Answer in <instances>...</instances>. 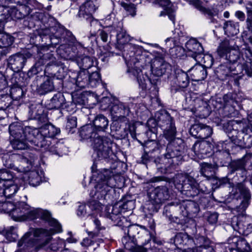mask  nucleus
Listing matches in <instances>:
<instances>
[{"mask_svg": "<svg viewBox=\"0 0 252 252\" xmlns=\"http://www.w3.org/2000/svg\"><path fill=\"white\" fill-rule=\"evenodd\" d=\"M96 7L92 1H88L79 7L77 17L82 20H86L90 23L92 29L90 31L91 35L95 36L96 31L99 30L100 23L97 19L94 18L93 15L96 10Z\"/></svg>", "mask_w": 252, "mask_h": 252, "instance_id": "obj_10", "label": "nucleus"}, {"mask_svg": "<svg viewBox=\"0 0 252 252\" xmlns=\"http://www.w3.org/2000/svg\"><path fill=\"white\" fill-rule=\"evenodd\" d=\"M108 120L103 115L96 116L93 120V126L98 131H105L108 127Z\"/></svg>", "mask_w": 252, "mask_h": 252, "instance_id": "obj_38", "label": "nucleus"}, {"mask_svg": "<svg viewBox=\"0 0 252 252\" xmlns=\"http://www.w3.org/2000/svg\"><path fill=\"white\" fill-rule=\"evenodd\" d=\"M29 181L31 186L36 187L39 185L41 179L37 172L32 171L29 174Z\"/></svg>", "mask_w": 252, "mask_h": 252, "instance_id": "obj_58", "label": "nucleus"}, {"mask_svg": "<svg viewBox=\"0 0 252 252\" xmlns=\"http://www.w3.org/2000/svg\"><path fill=\"white\" fill-rule=\"evenodd\" d=\"M14 38L11 35L0 32V48H8L13 43Z\"/></svg>", "mask_w": 252, "mask_h": 252, "instance_id": "obj_49", "label": "nucleus"}, {"mask_svg": "<svg viewBox=\"0 0 252 252\" xmlns=\"http://www.w3.org/2000/svg\"><path fill=\"white\" fill-rule=\"evenodd\" d=\"M10 135L13 137L11 144L14 149L24 150L28 147V142L33 146V143H38L34 135H37L38 131L35 127L25 126L24 128L18 123L11 124L9 126Z\"/></svg>", "mask_w": 252, "mask_h": 252, "instance_id": "obj_4", "label": "nucleus"}, {"mask_svg": "<svg viewBox=\"0 0 252 252\" xmlns=\"http://www.w3.org/2000/svg\"><path fill=\"white\" fill-rule=\"evenodd\" d=\"M15 204L10 201H6L5 198L2 195L0 197V209L5 213H10L13 218V212L15 209Z\"/></svg>", "mask_w": 252, "mask_h": 252, "instance_id": "obj_46", "label": "nucleus"}, {"mask_svg": "<svg viewBox=\"0 0 252 252\" xmlns=\"http://www.w3.org/2000/svg\"><path fill=\"white\" fill-rule=\"evenodd\" d=\"M77 62L82 70H88V69L93 66L94 59L91 57L86 56L82 57L80 60H77Z\"/></svg>", "mask_w": 252, "mask_h": 252, "instance_id": "obj_48", "label": "nucleus"}, {"mask_svg": "<svg viewBox=\"0 0 252 252\" xmlns=\"http://www.w3.org/2000/svg\"><path fill=\"white\" fill-rule=\"evenodd\" d=\"M223 29L228 35H235L239 32V23L231 20L227 21L224 23Z\"/></svg>", "mask_w": 252, "mask_h": 252, "instance_id": "obj_40", "label": "nucleus"}, {"mask_svg": "<svg viewBox=\"0 0 252 252\" xmlns=\"http://www.w3.org/2000/svg\"><path fill=\"white\" fill-rule=\"evenodd\" d=\"M65 99L63 93L58 92L55 94L47 105L48 109H60L64 108Z\"/></svg>", "mask_w": 252, "mask_h": 252, "instance_id": "obj_32", "label": "nucleus"}, {"mask_svg": "<svg viewBox=\"0 0 252 252\" xmlns=\"http://www.w3.org/2000/svg\"><path fill=\"white\" fill-rule=\"evenodd\" d=\"M206 68L201 64H197L192 67L190 69L191 76L196 81H201L204 80L207 75Z\"/></svg>", "mask_w": 252, "mask_h": 252, "instance_id": "obj_35", "label": "nucleus"}, {"mask_svg": "<svg viewBox=\"0 0 252 252\" xmlns=\"http://www.w3.org/2000/svg\"><path fill=\"white\" fill-rule=\"evenodd\" d=\"M175 79L178 85L182 88H187L189 79L188 74L181 69H176L175 72Z\"/></svg>", "mask_w": 252, "mask_h": 252, "instance_id": "obj_39", "label": "nucleus"}, {"mask_svg": "<svg viewBox=\"0 0 252 252\" xmlns=\"http://www.w3.org/2000/svg\"><path fill=\"white\" fill-rule=\"evenodd\" d=\"M159 5L163 8L164 10L160 13V16L168 15L169 18L174 23L175 16L172 4L169 0H157Z\"/></svg>", "mask_w": 252, "mask_h": 252, "instance_id": "obj_36", "label": "nucleus"}, {"mask_svg": "<svg viewBox=\"0 0 252 252\" xmlns=\"http://www.w3.org/2000/svg\"><path fill=\"white\" fill-rule=\"evenodd\" d=\"M209 146L207 142L205 141H197L192 147L195 154L197 155H206L209 152Z\"/></svg>", "mask_w": 252, "mask_h": 252, "instance_id": "obj_44", "label": "nucleus"}, {"mask_svg": "<svg viewBox=\"0 0 252 252\" xmlns=\"http://www.w3.org/2000/svg\"><path fill=\"white\" fill-rule=\"evenodd\" d=\"M189 133L196 138L204 139L212 134L213 130L208 126L201 123H196L191 126Z\"/></svg>", "mask_w": 252, "mask_h": 252, "instance_id": "obj_21", "label": "nucleus"}, {"mask_svg": "<svg viewBox=\"0 0 252 252\" xmlns=\"http://www.w3.org/2000/svg\"><path fill=\"white\" fill-rule=\"evenodd\" d=\"M100 81V75L97 71L91 73L88 70H81L76 79V85L81 89L94 87Z\"/></svg>", "mask_w": 252, "mask_h": 252, "instance_id": "obj_14", "label": "nucleus"}, {"mask_svg": "<svg viewBox=\"0 0 252 252\" xmlns=\"http://www.w3.org/2000/svg\"><path fill=\"white\" fill-rule=\"evenodd\" d=\"M129 236L126 233L125 230V234L122 238V242L125 248L128 251L135 246V244L138 243L136 240Z\"/></svg>", "mask_w": 252, "mask_h": 252, "instance_id": "obj_52", "label": "nucleus"}, {"mask_svg": "<svg viewBox=\"0 0 252 252\" xmlns=\"http://www.w3.org/2000/svg\"><path fill=\"white\" fill-rule=\"evenodd\" d=\"M48 61L50 62L47 63L44 68V74L46 75L47 78H54L56 77V80H59L62 82V79L64 77L63 69L55 63V58L53 62L51 60H48Z\"/></svg>", "mask_w": 252, "mask_h": 252, "instance_id": "obj_22", "label": "nucleus"}, {"mask_svg": "<svg viewBox=\"0 0 252 252\" xmlns=\"http://www.w3.org/2000/svg\"><path fill=\"white\" fill-rule=\"evenodd\" d=\"M60 27L55 26L46 27L39 30L37 33L33 34L30 39L32 44L36 46H55L58 45L59 40L56 33Z\"/></svg>", "mask_w": 252, "mask_h": 252, "instance_id": "obj_9", "label": "nucleus"}, {"mask_svg": "<svg viewBox=\"0 0 252 252\" xmlns=\"http://www.w3.org/2000/svg\"><path fill=\"white\" fill-rule=\"evenodd\" d=\"M232 226L234 230L240 233L248 235L252 232V225L247 222L246 218L243 217L233 218Z\"/></svg>", "mask_w": 252, "mask_h": 252, "instance_id": "obj_26", "label": "nucleus"}, {"mask_svg": "<svg viewBox=\"0 0 252 252\" xmlns=\"http://www.w3.org/2000/svg\"><path fill=\"white\" fill-rule=\"evenodd\" d=\"M214 160L215 165L225 166L229 165L231 161L230 154L227 151H217L214 155Z\"/></svg>", "mask_w": 252, "mask_h": 252, "instance_id": "obj_29", "label": "nucleus"}, {"mask_svg": "<svg viewBox=\"0 0 252 252\" xmlns=\"http://www.w3.org/2000/svg\"><path fill=\"white\" fill-rule=\"evenodd\" d=\"M252 63L246 62L243 64H237L236 66L230 64L228 63L220 65L216 69L215 73L220 80H224L228 77H236V79H240L242 74H246L248 76H252Z\"/></svg>", "mask_w": 252, "mask_h": 252, "instance_id": "obj_7", "label": "nucleus"}, {"mask_svg": "<svg viewBox=\"0 0 252 252\" xmlns=\"http://www.w3.org/2000/svg\"><path fill=\"white\" fill-rule=\"evenodd\" d=\"M97 135L95 128L91 124L83 126L79 130V135L82 139H94L93 147L98 158L105 159L109 164L114 163L115 156L112 149L115 143L108 137Z\"/></svg>", "mask_w": 252, "mask_h": 252, "instance_id": "obj_3", "label": "nucleus"}, {"mask_svg": "<svg viewBox=\"0 0 252 252\" xmlns=\"http://www.w3.org/2000/svg\"><path fill=\"white\" fill-rule=\"evenodd\" d=\"M183 36V32L178 29H176L172 32V35L168 38H167L165 42L166 44L170 40L173 42L174 45L178 44L180 43V38Z\"/></svg>", "mask_w": 252, "mask_h": 252, "instance_id": "obj_53", "label": "nucleus"}, {"mask_svg": "<svg viewBox=\"0 0 252 252\" xmlns=\"http://www.w3.org/2000/svg\"><path fill=\"white\" fill-rule=\"evenodd\" d=\"M13 179V175L11 171L5 169H0V181L3 184H10Z\"/></svg>", "mask_w": 252, "mask_h": 252, "instance_id": "obj_50", "label": "nucleus"}, {"mask_svg": "<svg viewBox=\"0 0 252 252\" xmlns=\"http://www.w3.org/2000/svg\"><path fill=\"white\" fill-rule=\"evenodd\" d=\"M26 63V57L24 54L17 53L7 59V66L14 72L22 70Z\"/></svg>", "mask_w": 252, "mask_h": 252, "instance_id": "obj_23", "label": "nucleus"}, {"mask_svg": "<svg viewBox=\"0 0 252 252\" xmlns=\"http://www.w3.org/2000/svg\"><path fill=\"white\" fill-rule=\"evenodd\" d=\"M170 243H173L177 248H182L185 245L189 246L192 243V239L185 233H177L175 236L170 239Z\"/></svg>", "mask_w": 252, "mask_h": 252, "instance_id": "obj_31", "label": "nucleus"}, {"mask_svg": "<svg viewBox=\"0 0 252 252\" xmlns=\"http://www.w3.org/2000/svg\"><path fill=\"white\" fill-rule=\"evenodd\" d=\"M10 95L14 100H19L23 95V91L21 87H13L10 89Z\"/></svg>", "mask_w": 252, "mask_h": 252, "instance_id": "obj_61", "label": "nucleus"}, {"mask_svg": "<svg viewBox=\"0 0 252 252\" xmlns=\"http://www.w3.org/2000/svg\"><path fill=\"white\" fill-rule=\"evenodd\" d=\"M230 252H250L251 247L244 239L234 236L228 239Z\"/></svg>", "mask_w": 252, "mask_h": 252, "instance_id": "obj_20", "label": "nucleus"}, {"mask_svg": "<svg viewBox=\"0 0 252 252\" xmlns=\"http://www.w3.org/2000/svg\"><path fill=\"white\" fill-rule=\"evenodd\" d=\"M117 204H119L122 213L131 211L134 208V203L133 200H127L123 202L122 203L119 202Z\"/></svg>", "mask_w": 252, "mask_h": 252, "instance_id": "obj_64", "label": "nucleus"}, {"mask_svg": "<svg viewBox=\"0 0 252 252\" xmlns=\"http://www.w3.org/2000/svg\"><path fill=\"white\" fill-rule=\"evenodd\" d=\"M252 128L248 126L244 127L241 131L233 129L228 133V136L235 145L236 148L239 147L250 148L252 147Z\"/></svg>", "mask_w": 252, "mask_h": 252, "instance_id": "obj_12", "label": "nucleus"}, {"mask_svg": "<svg viewBox=\"0 0 252 252\" xmlns=\"http://www.w3.org/2000/svg\"><path fill=\"white\" fill-rule=\"evenodd\" d=\"M119 204H115L112 206L107 207L106 216L113 221L114 225L122 226L125 217L122 216V212Z\"/></svg>", "mask_w": 252, "mask_h": 252, "instance_id": "obj_25", "label": "nucleus"}, {"mask_svg": "<svg viewBox=\"0 0 252 252\" xmlns=\"http://www.w3.org/2000/svg\"><path fill=\"white\" fill-rule=\"evenodd\" d=\"M137 80L139 86L143 89L146 90L147 88V82H150L153 85H157L158 82L154 76L151 74L149 77L147 75H144L141 70L137 72Z\"/></svg>", "mask_w": 252, "mask_h": 252, "instance_id": "obj_34", "label": "nucleus"}, {"mask_svg": "<svg viewBox=\"0 0 252 252\" xmlns=\"http://www.w3.org/2000/svg\"><path fill=\"white\" fill-rule=\"evenodd\" d=\"M183 207L189 216L196 215L199 211L198 204L193 201H188L183 205Z\"/></svg>", "mask_w": 252, "mask_h": 252, "instance_id": "obj_47", "label": "nucleus"}, {"mask_svg": "<svg viewBox=\"0 0 252 252\" xmlns=\"http://www.w3.org/2000/svg\"><path fill=\"white\" fill-rule=\"evenodd\" d=\"M182 181L181 191L187 197H193L199 193L200 190L203 192L207 191L206 188L204 189L201 188L196 180L189 174H186Z\"/></svg>", "mask_w": 252, "mask_h": 252, "instance_id": "obj_15", "label": "nucleus"}, {"mask_svg": "<svg viewBox=\"0 0 252 252\" xmlns=\"http://www.w3.org/2000/svg\"><path fill=\"white\" fill-rule=\"evenodd\" d=\"M48 60H51L52 62L55 60V57L52 54L47 53L43 54L41 56L39 55V58L28 72L27 75L29 77H32L42 72L44 65L47 63Z\"/></svg>", "mask_w": 252, "mask_h": 252, "instance_id": "obj_19", "label": "nucleus"}, {"mask_svg": "<svg viewBox=\"0 0 252 252\" xmlns=\"http://www.w3.org/2000/svg\"><path fill=\"white\" fill-rule=\"evenodd\" d=\"M114 177H106L104 175H100V180L97 181L94 186V189L93 190L90 195L94 199L88 202L87 204L88 209L92 212L93 211H100L102 209L101 203L97 200H107L109 198V193L112 191V189L116 186L114 184Z\"/></svg>", "mask_w": 252, "mask_h": 252, "instance_id": "obj_5", "label": "nucleus"}, {"mask_svg": "<svg viewBox=\"0 0 252 252\" xmlns=\"http://www.w3.org/2000/svg\"><path fill=\"white\" fill-rule=\"evenodd\" d=\"M164 158L161 157H158L155 158V155L154 156V160H153V166L156 165L158 166V165H160L159 167H158V170L159 172H160L161 173L164 174L166 172L165 165L168 164L171 166H176L178 164H173L169 163V161L168 159L165 158L164 157V154L163 155Z\"/></svg>", "mask_w": 252, "mask_h": 252, "instance_id": "obj_42", "label": "nucleus"}, {"mask_svg": "<svg viewBox=\"0 0 252 252\" xmlns=\"http://www.w3.org/2000/svg\"><path fill=\"white\" fill-rule=\"evenodd\" d=\"M55 79L47 78L37 89L38 92L40 94H45L48 92H51L55 89L54 85Z\"/></svg>", "mask_w": 252, "mask_h": 252, "instance_id": "obj_41", "label": "nucleus"}, {"mask_svg": "<svg viewBox=\"0 0 252 252\" xmlns=\"http://www.w3.org/2000/svg\"><path fill=\"white\" fill-rule=\"evenodd\" d=\"M217 54L220 58H224L228 63L235 65L240 57V53L238 50L230 48L228 41L222 42L217 49Z\"/></svg>", "mask_w": 252, "mask_h": 252, "instance_id": "obj_16", "label": "nucleus"}, {"mask_svg": "<svg viewBox=\"0 0 252 252\" xmlns=\"http://www.w3.org/2000/svg\"><path fill=\"white\" fill-rule=\"evenodd\" d=\"M124 57L126 63L130 65L133 64L136 67L142 66L144 64L145 56L143 55L137 53L135 54L134 52L130 51L129 53H124Z\"/></svg>", "mask_w": 252, "mask_h": 252, "instance_id": "obj_28", "label": "nucleus"}, {"mask_svg": "<svg viewBox=\"0 0 252 252\" xmlns=\"http://www.w3.org/2000/svg\"><path fill=\"white\" fill-rule=\"evenodd\" d=\"M193 242L196 246V249L204 247V245L210 244V240L203 236L196 235L194 239L192 240V243Z\"/></svg>", "mask_w": 252, "mask_h": 252, "instance_id": "obj_54", "label": "nucleus"}, {"mask_svg": "<svg viewBox=\"0 0 252 252\" xmlns=\"http://www.w3.org/2000/svg\"><path fill=\"white\" fill-rule=\"evenodd\" d=\"M217 165L207 162H202L200 164V172L201 174L210 180L215 174L217 170Z\"/></svg>", "mask_w": 252, "mask_h": 252, "instance_id": "obj_33", "label": "nucleus"}, {"mask_svg": "<svg viewBox=\"0 0 252 252\" xmlns=\"http://www.w3.org/2000/svg\"><path fill=\"white\" fill-rule=\"evenodd\" d=\"M39 218L54 227L51 232L42 228H31L18 243L21 247L24 244L27 247H35L36 251L44 247L51 240V235L62 231V226L58 221L52 217L47 210L40 208L32 209L25 202L16 203L13 212V219L16 221L26 220L27 219L34 220Z\"/></svg>", "mask_w": 252, "mask_h": 252, "instance_id": "obj_1", "label": "nucleus"}, {"mask_svg": "<svg viewBox=\"0 0 252 252\" xmlns=\"http://www.w3.org/2000/svg\"><path fill=\"white\" fill-rule=\"evenodd\" d=\"M129 108L123 103L114 104L111 108V114L114 118L126 117L129 115Z\"/></svg>", "mask_w": 252, "mask_h": 252, "instance_id": "obj_30", "label": "nucleus"}, {"mask_svg": "<svg viewBox=\"0 0 252 252\" xmlns=\"http://www.w3.org/2000/svg\"><path fill=\"white\" fill-rule=\"evenodd\" d=\"M178 207V206H175L171 204H169L166 205L163 208L162 213L163 215L169 220H172L173 219V216L175 214V211Z\"/></svg>", "mask_w": 252, "mask_h": 252, "instance_id": "obj_56", "label": "nucleus"}, {"mask_svg": "<svg viewBox=\"0 0 252 252\" xmlns=\"http://www.w3.org/2000/svg\"><path fill=\"white\" fill-rule=\"evenodd\" d=\"M223 115L224 117L233 118L237 114L238 112L235 110L234 106H226L223 108Z\"/></svg>", "mask_w": 252, "mask_h": 252, "instance_id": "obj_62", "label": "nucleus"}, {"mask_svg": "<svg viewBox=\"0 0 252 252\" xmlns=\"http://www.w3.org/2000/svg\"><path fill=\"white\" fill-rule=\"evenodd\" d=\"M35 128L38 132L37 135H34V137L36 138L38 143H33V146L37 148H48L51 142L47 138H53L60 132V129L56 127L50 123Z\"/></svg>", "mask_w": 252, "mask_h": 252, "instance_id": "obj_11", "label": "nucleus"}, {"mask_svg": "<svg viewBox=\"0 0 252 252\" xmlns=\"http://www.w3.org/2000/svg\"><path fill=\"white\" fill-rule=\"evenodd\" d=\"M18 189V186L14 184L13 181H12L10 184L5 185L0 193V197L2 195L4 197L10 198L17 191Z\"/></svg>", "mask_w": 252, "mask_h": 252, "instance_id": "obj_43", "label": "nucleus"}, {"mask_svg": "<svg viewBox=\"0 0 252 252\" xmlns=\"http://www.w3.org/2000/svg\"><path fill=\"white\" fill-rule=\"evenodd\" d=\"M235 191L232 190V193L234 197L242 198L240 204L236 207L238 212L243 213L248 207L251 199V193L250 189L246 187L245 180L241 182L237 183L233 188Z\"/></svg>", "mask_w": 252, "mask_h": 252, "instance_id": "obj_13", "label": "nucleus"}, {"mask_svg": "<svg viewBox=\"0 0 252 252\" xmlns=\"http://www.w3.org/2000/svg\"><path fill=\"white\" fill-rule=\"evenodd\" d=\"M125 230L126 233L130 236V237L133 238L139 243L144 244L146 242L145 239L149 238L146 233L142 231L140 232V228L137 225H129L126 227Z\"/></svg>", "mask_w": 252, "mask_h": 252, "instance_id": "obj_27", "label": "nucleus"}, {"mask_svg": "<svg viewBox=\"0 0 252 252\" xmlns=\"http://www.w3.org/2000/svg\"><path fill=\"white\" fill-rule=\"evenodd\" d=\"M156 117L158 126L163 130V137L168 141L164 154L165 158L168 159L171 164H180L183 160L185 145L183 139L176 137L177 130L174 118L165 110L157 112Z\"/></svg>", "mask_w": 252, "mask_h": 252, "instance_id": "obj_2", "label": "nucleus"}, {"mask_svg": "<svg viewBox=\"0 0 252 252\" xmlns=\"http://www.w3.org/2000/svg\"><path fill=\"white\" fill-rule=\"evenodd\" d=\"M56 37L61 43L57 49V52L61 58L67 60H76L78 52L75 46L78 43L75 37L68 30L60 27L56 33Z\"/></svg>", "mask_w": 252, "mask_h": 252, "instance_id": "obj_6", "label": "nucleus"}, {"mask_svg": "<svg viewBox=\"0 0 252 252\" xmlns=\"http://www.w3.org/2000/svg\"><path fill=\"white\" fill-rule=\"evenodd\" d=\"M25 6L20 7L19 8H15L14 6L11 9L10 12V16L13 19H22L25 18L28 15V12L25 9Z\"/></svg>", "mask_w": 252, "mask_h": 252, "instance_id": "obj_45", "label": "nucleus"}, {"mask_svg": "<svg viewBox=\"0 0 252 252\" xmlns=\"http://www.w3.org/2000/svg\"><path fill=\"white\" fill-rule=\"evenodd\" d=\"M175 46L170 48V54L174 58H181L184 56L185 49L178 44L174 45Z\"/></svg>", "mask_w": 252, "mask_h": 252, "instance_id": "obj_57", "label": "nucleus"}, {"mask_svg": "<svg viewBox=\"0 0 252 252\" xmlns=\"http://www.w3.org/2000/svg\"><path fill=\"white\" fill-rule=\"evenodd\" d=\"M245 7L247 12L246 28L248 31H252V2H247Z\"/></svg>", "mask_w": 252, "mask_h": 252, "instance_id": "obj_51", "label": "nucleus"}, {"mask_svg": "<svg viewBox=\"0 0 252 252\" xmlns=\"http://www.w3.org/2000/svg\"><path fill=\"white\" fill-rule=\"evenodd\" d=\"M170 67V65L166 62L163 58L156 57L152 61L151 64L152 74L154 77L159 81V78L162 76Z\"/></svg>", "mask_w": 252, "mask_h": 252, "instance_id": "obj_17", "label": "nucleus"}, {"mask_svg": "<svg viewBox=\"0 0 252 252\" xmlns=\"http://www.w3.org/2000/svg\"><path fill=\"white\" fill-rule=\"evenodd\" d=\"M144 154L141 158L140 162L148 166H153L154 154L158 153L159 149L158 144L154 142L150 141L147 143L144 147Z\"/></svg>", "mask_w": 252, "mask_h": 252, "instance_id": "obj_18", "label": "nucleus"}, {"mask_svg": "<svg viewBox=\"0 0 252 252\" xmlns=\"http://www.w3.org/2000/svg\"><path fill=\"white\" fill-rule=\"evenodd\" d=\"M202 13L207 16L209 19L211 20L212 23H215L217 22V19L214 17L218 14L217 10L214 9L207 8L205 7L201 11Z\"/></svg>", "mask_w": 252, "mask_h": 252, "instance_id": "obj_59", "label": "nucleus"}, {"mask_svg": "<svg viewBox=\"0 0 252 252\" xmlns=\"http://www.w3.org/2000/svg\"><path fill=\"white\" fill-rule=\"evenodd\" d=\"M31 117L32 119L36 120L39 125L42 126L49 124L47 115L44 113L41 107L35 109L31 112Z\"/></svg>", "mask_w": 252, "mask_h": 252, "instance_id": "obj_37", "label": "nucleus"}, {"mask_svg": "<svg viewBox=\"0 0 252 252\" xmlns=\"http://www.w3.org/2000/svg\"><path fill=\"white\" fill-rule=\"evenodd\" d=\"M149 203L145 210V216L150 218L158 212L161 205L169 198V189L166 186H158L148 192Z\"/></svg>", "mask_w": 252, "mask_h": 252, "instance_id": "obj_8", "label": "nucleus"}, {"mask_svg": "<svg viewBox=\"0 0 252 252\" xmlns=\"http://www.w3.org/2000/svg\"><path fill=\"white\" fill-rule=\"evenodd\" d=\"M150 241V239L147 238L145 239L146 242L143 244L136 243V244H135V246L132 247V248L130 249L129 251L130 252H147V249L145 247V246L148 244Z\"/></svg>", "mask_w": 252, "mask_h": 252, "instance_id": "obj_60", "label": "nucleus"}, {"mask_svg": "<svg viewBox=\"0 0 252 252\" xmlns=\"http://www.w3.org/2000/svg\"><path fill=\"white\" fill-rule=\"evenodd\" d=\"M200 59L199 61H196L197 62H202L204 64H202L206 68H210L213 64L214 59L211 55H204L201 53L199 55Z\"/></svg>", "mask_w": 252, "mask_h": 252, "instance_id": "obj_55", "label": "nucleus"}, {"mask_svg": "<svg viewBox=\"0 0 252 252\" xmlns=\"http://www.w3.org/2000/svg\"><path fill=\"white\" fill-rule=\"evenodd\" d=\"M185 46L188 56L191 57L195 61H199V55L204 52L201 44L196 39L191 38L188 41Z\"/></svg>", "mask_w": 252, "mask_h": 252, "instance_id": "obj_24", "label": "nucleus"}, {"mask_svg": "<svg viewBox=\"0 0 252 252\" xmlns=\"http://www.w3.org/2000/svg\"><path fill=\"white\" fill-rule=\"evenodd\" d=\"M252 155L250 153L247 154L245 155V156L243 158V159L234 162L232 164V167L233 169L234 170H236L239 169L243 168L245 165V162L246 161V159H249L250 158L252 157Z\"/></svg>", "mask_w": 252, "mask_h": 252, "instance_id": "obj_63", "label": "nucleus"}]
</instances>
